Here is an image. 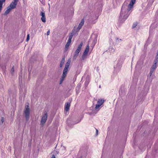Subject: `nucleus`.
<instances>
[{
    "mask_svg": "<svg viewBox=\"0 0 158 158\" xmlns=\"http://www.w3.org/2000/svg\"><path fill=\"white\" fill-rule=\"evenodd\" d=\"M70 61L69 60H68L67 62L66 63L65 66L63 70V73L60 81V84H61L62 83L63 81L66 76L70 66Z\"/></svg>",
    "mask_w": 158,
    "mask_h": 158,
    "instance_id": "obj_2",
    "label": "nucleus"
},
{
    "mask_svg": "<svg viewBox=\"0 0 158 158\" xmlns=\"http://www.w3.org/2000/svg\"><path fill=\"white\" fill-rule=\"evenodd\" d=\"M30 39V35L29 34L27 35V39L26 40V41H28Z\"/></svg>",
    "mask_w": 158,
    "mask_h": 158,
    "instance_id": "obj_26",
    "label": "nucleus"
},
{
    "mask_svg": "<svg viewBox=\"0 0 158 158\" xmlns=\"http://www.w3.org/2000/svg\"><path fill=\"white\" fill-rule=\"evenodd\" d=\"M41 20L43 22H44V23L45 22H46L45 17H45H42V18H41Z\"/></svg>",
    "mask_w": 158,
    "mask_h": 158,
    "instance_id": "obj_20",
    "label": "nucleus"
},
{
    "mask_svg": "<svg viewBox=\"0 0 158 158\" xmlns=\"http://www.w3.org/2000/svg\"><path fill=\"white\" fill-rule=\"evenodd\" d=\"M154 62V64L152 66V67H151V69H150V70H152L154 71L156 69L157 67V63H158L157 62Z\"/></svg>",
    "mask_w": 158,
    "mask_h": 158,
    "instance_id": "obj_11",
    "label": "nucleus"
},
{
    "mask_svg": "<svg viewBox=\"0 0 158 158\" xmlns=\"http://www.w3.org/2000/svg\"><path fill=\"white\" fill-rule=\"evenodd\" d=\"M41 15L42 16V17H45V14L44 12H41L40 13Z\"/></svg>",
    "mask_w": 158,
    "mask_h": 158,
    "instance_id": "obj_27",
    "label": "nucleus"
},
{
    "mask_svg": "<svg viewBox=\"0 0 158 158\" xmlns=\"http://www.w3.org/2000/svg\"><path fill=\"white\" fill-rule=\"evenodd\" d=\"M98 130H96V133H97V134L98 133Z\"/></svg>",
    "mask_w": 158,
    "mask_h": 158,
    "instance_id": "obj_35",
    "label": "nucleus"
},
{
    "mask_svg": "<svg viewBox=\"0 0 158 158\" xmlns=\"http://www.w3.org/2000/svg\"><path fill=\"white\" fill-rule=\"evenodd\" d=\"M4 121V118L3 117H2L1 119V121L0 122V124H2Z\"/></svg>",
    "mask_w": 158,
    "mask_h": 158,
    "instance_id": "obj_25",
    "label": "nucleus"
},
{
    "mask_svg": "<svg viewBox=\"0 0 158 158\" xmlns=\"http://www.w3.org/2000/svg\"><path fill=\"white\" fill-rule=\"evenodd\" d=\"M26 121H28L29 118L30 108L28 105H26L24 111Z\"/></svg>",
    "mask_w": 158,
    "mask_h": 158,
    "instance_id": "obj_3",
    "label": "nucleus"
},
{
    "mask_svg": "<svg viewBox=\"0 0 158 158\" xmlns=\"http://www.w3.org/2000/svg\"><path fill=\"white\" fill-rule=\"evenodd\" d=\"M80 121H78L76 123H79Z\"/></svg>",
    "mask_w": 158,
    "mask_h": 158,
    "instance_id": "obj_36",
    "label": "nucleus"
},
{
    "mask_svg": "<svg viewBox=\"0 0 158 158\" xmlns=\"http://www.w3.org/2000/svg\"><path fill=\"white\" fill-rule=\"evenodd\" d=\"M70 103L68 102L66 103L65 104L64 110L66 111H68L69 110L70 107Z\"/></svg>",
    "mask_w": 158,
    "mask_h": 158,
    "instance_id": "obj_10",
    "label": "nucleus"
},
{
    "mask_svg": "<svg viewBox=\"0 0 158 158\" xmlns=\"http://www.w3.org/2000/svg\"><path fill=\"white\" fill-rule=\"evenodd\" d=\"M115 39L116 40V42L117 43H119V41H122V40L121 39H119L118 38H117V37H116L115 38Z\"/></svg>",
    "mask_w": 158,
    "mask_h": 158,
    "instance_id": "obj_21",
    "label": "nucleus"
},
{
    "mask_svg": "<svg viewBox=\"0 0 158 158\" xmlns=\"http://www.w3.org/2000/svg\"><path fill=\"white\" fill-rule=\"evenodd\" d=\"M89 79H87L86 81L85 82V86H87V85H88V84H89Z\"/></svg>",
    "mask_w": 158,
    "mask_h": 158,
    "instance_id": "obj_17",
    "label": "nucleus"
},
{
    "mask_svg": "<svg viewBox=\"0 0 158 158\" xmlns=\"http://www.w3.org/2000/svg\"><path fill=\"white\" fill-rule=\"evenodd\" d=\"M154 62L158 63V55L157 54L155 58V59L154 60Z\"/></svg>",
    "mask_w": 158,
    "mask_h": 158,
    "instance_id": "obj_19",
    "label": "nucleus"
},
{
    "mask_svg": "<svg viewBox=\"0 0 158 158\" xmlns=\"http://www.w3.org/2000/svg\"><path fill=\"white\" fill-rule=\"evenodd\" d=\"M76 32V31L75 29H73L72 32L70 33L69 35L68 40V41L71 42L72 39L73 37V36L74 34H75Z\"/></svg>",
    "mask_w": 158,
    "mask_h": 158,
    "instance_id": "obj_6",
    "label": "nucleus"
},
{
    "mask_svg": "<svg viewBox=\"0 0 158 158\" xmlns=\"http://www.w3.org/2000/svg\"><path fill=\"white\" fill-rule=\"evenodd\" d=\"M71 42H68V41L67 42V43H66V44L65 46V49L66 50H67L68 49L69 47L71 44Z\"/></svg>",
    "mask_w": 158,
    "mask_h": 158,
    "instance_id": "obj_16",
    "label": "nucleus"
},
{
    "mask_svg": "<svg viewBox=\"0 0 158 158\" xmlns=\"http://www.w3.org/2000/svg\"><path fill=\"white\" fill-rule=\"evenodd\" d=\"M19 0H14L13 1L17 3V2H18Z\"/></svg>",
    "mask_w": 158,
    "mask_h": 158,
    "instance_id": "obj_31",
    "label": "nucleus"
},
{
    "mask_svg": "<svg viewBox=\"0 0 158 158\" xmlns=\"http://www.w3.org/2000/svg\"><path fill=\"white\" fill-rule=\"evenodd\" d=\"M50 34V31L49 30L48 31H47V35H49Z\"/></svg>",
    "mask_w": 158,
    "mask_h": 158,
    "instance_id": "obj_29",
    "label": "nucleus"
},
{
    "mask_svg": "<svg viewBox=\"0 0 158 158\" xmlns=\"http://www.w3.org/2000/svg\"><path fill=\"white\" fill-rule=\"evenodd\" d=\"M83 44V43L81 42L78 46L77 49L75 51L73 55V59L75 60L76 59V58L78 56L79 53L80 52Z\"/></svg>",
    "mask_w": 158,
    "mask_h": 158,
    "instance_id": "obj_4",
    "label": "nucleus"
},
{
    "mask_svg": "<svg viewBox=\"0 0 158 158\" xmlns=\"http://www.w3.org/2000/svg\"><path fill=\"white\" fill-rule=\"evenodd\" d=\"M87 55H84V54H83L82 56V59L83 60H84L86 58Z\"/></svg>",
    "mask_w": 158,
    "mask_h": 158,
    "instance_id": "obj_23",
    "label": "nucleus"
},
{
    "mask_svg": "<svg viewBox=\"0 0 158 158\" xmlns=\"http://www.w3.org/2000/svg\"><path fill=\"white\" fill-rule=\"evenodd\" d=\"M53 154H54L55 156H56L59 154V152L56 150H54L52 152Z\"/></svg>",
    "mask_w": 158,
    "mask_h": 158,
    "instance_id": "obj_18",
    "label": "nucleus"
},
{
    "mask_svg": "<svg viewBox=\"0 0 158 158\" xmlns=\"http://www.w3.org/2000/svg\"><path fill=\"white\" fill-rule=\"evenodd\" d=\"M64 62H65V58L64 57L62 58V59L60 61V68H61L62 67Z\"/></svg>",
    "mask_w": 158,
    "mask_h": 158,
    "instance_id": "obj_15",
    "label": "nucleus"
},
{
    "mask_svg": "<svg viewBox=\"0 0 158 158\" xmlns=\"http://www.w3.org/2000/svg\"><path fill=\"white\" fill-rule=\"evenodd\" d=\"M17 3V2L13 1L11 3L10 6H9L8 7L11 9H14L16 8Z\"/></svg>",
    "mask_w": 158,
    "mask_h": 158,
    "instance_id": "obj_9",
    "label": "nucleus"
},
{
    "mask_svg": "<svg viewBox=\"0 0 158 158\" xmlns=\"http://www.w3.org/2000/svg\"><path fill=\"white\" fill-rule=\"evenodd\" d=\"M54 154H52L51 158H56Z\"/></svg>",
    "mask_w": 158,
    "mask_h": 158,
    "instance_id": "obj_30",
    "label": "nucleus"
},
{
    "mask_svg": "<svg viewBox=\"0 0 158 158\" xmlns=\"http://www.w3.org/2000/svg\"><path fill=\"white\" fill-rule=\"evenodd\" d=\"M40 1L42 2V3H43L44 1V0H40Z\"/></svg>",
    "mask_w": 158,
    "mask_h": 158,
    "instance_id": "obj_32",
    "label": "nucleus"
},
{
    "mask_svg": "<svg viewBox=\"0 0 158 158\" xmlns=\"http://www.w3.org/2000/svg\"><path fill=\"white\" fill-rule=\"evenodd\" d=\"M84 22L85 21L84 19H82L80 23L79 24L77 27V28L76 30L77 31H79L81 29L82 26L84 24Z\"/></svg>",
    "mask_w": 158,
    "mask_h": 158,
    "instance_id": "obj_7",
    "label": "nucleus"
},
{
    "mask_svg": "<svg viewBox=\"0 0 158 158\" xmlns=\"http://www.w3.org/2000/svg\"><path fill=\"white\" fill-rule=\"evenodd\" d=\"M137 25V23H134L132 26V28H135Z\"/></svg>",
    "mask_w": 158,
    "mask_h": 158,
    "instance_id": "obj_28",
    "label": "nucleus"
},
{
    "mask_svg": "<svg viewBox=\"0 0 158 158\" xmlns=\"http://www.w3.org/2000/svg\"><path fill=\"white\" fill-rule=\"evenodd\" d=\"M135 1L136 0H131L129 5H128L126 1L124 3L122 7L120 15L118 20L120 23H124L127 19L130 14L129 11L133 7Z\"/></svg>",
    "mask_w": 158,
    "mask_h": 158,
    "instance_id": "obj_1",
    "label": "nucleus"
},
{
    "mask_svg": "<svg viewBox=\"0 0 158 158\" xmlns=\"http://www.w3.org/2000/svg\"><path fill=\"white\" fill-rule=\"evenodd\" d=\"M14 72V67L13 66L11 69V71H10V72L12 74H13V73Z\"/></svg>",
    "mask_w": 158,
    "mask_h": 158,
    "instance_id": "obj_24",
    "label": "nucleus"
},
{
    "mask_svg": "<svg viewBox=\"0 0 158 158\" xmlns=\"http://www.w3.org/2000/svg\"><path fill=\"white\" fill-rule=\"evenodd\" d=\"M101 106V105L98 104H96V106L95 107V109L96 110H97V109H98L99 107H100Z\"/></svg>",
    "mask_w": 158,
    "mask_h": 158,
    "instance_id": "obj_22",
    "label": "nucleus"
},
{
    "mask_svg": "<svg viewBox=\"0 0 158 158\" xmlns=\"http://www.w3.org/2000/svg\"><path fill=\"white\" fill-rule=\"evenodd\" d=\"M154 72L153 70H150L149 75L148 76L147 82L151 83L152 81V79L155 77V75L154 74H152Z\"/></svg>",
    "mask_w": 158,
    "mask_h": 158,
    "instance_id": "obj_5",
    "label": "nucleus"
},
{
    "mask_svg": "<svg viewBox=\"0 0 158 158\" xmlns=\"http://www.w3.org/2000/svg\"><path fill=\"white\" fill-rule=\"evenodd\" d=\"M113 51V52L115 51V49L114 48H112L111 49V51Z\"/></svg>",
    "mask_w": 158,
    "mask_h": 158,
    "instance_id": "obj_33",
    "label": "nucleus"
},
{
    "mask_svg": "<svg viewBox=\"0 0 158 158\" xmlns=\"http://www.w3.org/2000/svg\"><path fill=\"white\" fill-rule=\"evenodd\" d=\"M104 100L102 99H100L98 100V104L102 105L104 102Z\"/></svg>",
    "mask_w": 158,
    "mask_h": 158,
    "instance_id": "obj_14",
    "label": "nucleus"
},
{
    "mask_svg": "<svg viewBox=\"0 0 158 158\" xmlns=\"http://www.w3.org/2000/svg\"><path fill=\"white\" fill-rule=\"evenodd\" d=\"M89 45H88L85 49V51L83 53V54H84V55H87L89 51Z\"/></svg>",
    "mask_w": 158,
    "mask_h": 158,
    "instance_id": "obj_13",
    "label": "nucleus"
},
{
    "mask_svg": "<svg viewBox=\"0 0 158 158\" xmlns=\"http://www.w3.org/2000/svg\"><path fill=\"white\" fill-rule=\"evenodd\" d=\"M77 89H79V87H76V90H77Z\"/></svg>",
    "mask_w": 158,
    "mask_h": 158,
    "instance_id": "obj_34",
    "label": "nucleus"
},
{
    "mask_svg": "<svg viewBox=\"0 0 158 158\" xmlns=\"http://www.w3.org/2000/svg\"><path fill=\"white\" fill-rule=\"evenodd\" d=\"M47 118V113H46L43 115L42 117L41 123L42 124H44L46 122Z\"/></svg>",
    "mask_w": 158,
    "mask_h": 158,
    "instance_id": "obj_8",
    "label": "nucleus"
},
{
    "mask_svg": "<svg viewBox=\"0 0 158 158\" xmlns=\"http://www.w3.org/2000/svg\"><path fill=\"white\" fill-rule=\"evenodd\" d=\"M11 10V9H10V7H9L8 6L7 7V9L5 11L4 13V15H6L7 14H8L9 12H10Z\"/></svg>",
    "mask_w": 158,
    "mask_h": 158,
    "instance_id": "obj_12",
    "label": "nucleus"
}]
</instances>
